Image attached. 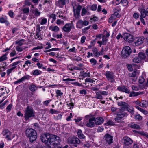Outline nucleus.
Returning <instances> with one entry per match:
<instances>
[{
	"instance_id": "nucleus-53",
	"label": "nucleus",
	"mask_w": 148,
	"mask_h": 148,
	"mask_svg": "<svg viewBox=\"0 0 148 148\" xmlns=\"http://www.w3.org/2000/svg\"><path fill=\"white\" fill-rule=\"evenodd\" d=\"M138 73V71L136 69L134 70L130 75V76L132 77H135Z\"/></svg>"
},
{
	"instance_id": "nucleus-3",
	"label": "nucleus",
	"mask_w": 148,
	"mask_h": 148,
	"mask_svg": "<svg viewBox=\"0 0 148 148\" xmlns=\"http://www.w3.org/2000/svg\"><path fill=\"white\" fill-rule=\"evenodd\" d=\"M72 6L73 8L74 16L76 19H77L80 17V12L82 9V6L75 2L72 3Z\"/></svg>"
},
{
	"instance_id": "nucleus-6",
	"label": "nucleus",
	"mask_w": 148,
	"mask_h": 148,
	"mask_svg": "<svg viewBox=\"0 0 148 148\" xmlns=\"http://www.w3.org/2000/svg\"><path fill=\"white\" fill-rule=\"evenodd\" d=\"M93 117L89 118L88 120L84 119L83 123L84 124L86 127L92 128L95 127V124Z\"/></svg>"
},
{
	"instance_id": "nucleus-43",
	"label": "nucleus",
	"mask_w": 148,
	"mask_h": 148,
	"mask_svg": "<svg viewBox=\"0 0 148 148\" xmlns=\"http://www.w3.org/2000/svg\"><path fill=\"white\" fill-rule=\"evenodd\" d=\"M132 61L136 63H139L141 61L138 56V57H136L132 59Z\"/></svg>"
},
{
	"instance_id": "nucleus-36",
	"label": "nucleus",
	"mask_w": 148,
	"mask_h": 148,
	"mask_svg": "<svg viewBox=\"0 0 148 148\" xmlns=\"http://www.w3.org/2000/svg\"><path fill=\"white\" fill-rule=\"evenodd\" d=\"M42 73V71L38 69H36L33 71V75L35 76H37L40 75Z\"/></svg>"
},
{
	"instance_id": "nucleus-18",
	"label": "nucleus",
	"mask_w": 148,
	"mask_h": 148,
	"mask_svg": "<svg viewBox=\"0 0 148 148\" xmlns=\"http://www.w3.org/2000/svg\"><path fill=\"white\" fill-rule=\"evenodd\" d=\"M30 76L29 75H26L22 77L21 78L14 82V84H20L23 81L29 79Z\"/></svg>"
},
{
	"instance_id": "nucleus-2",
	"label": "nucleus",
	"mask_w": 148,
	"mask_h": 148,
	"mask_svg": "<svg viewBox=\"0 0 148 148\" xmlns=\"http://www.w3.org/2000/svg\"><path fill=\"white\" fill-rule=\"evenodd\" d=\"M25 134L27 137L29 138L30 142H31L35 140L37 138L36 132L32 128H28L26 130Z\"/></svg>"
},
{
	"instance_id": "nucleus-24",
	"label": "nucleus",
	"mask_w": 148,
	"mask_h": 148,
	"mask_svg": "<svg viewBox=\"0 0 148 148\" xmlns=\"http://www.w3.org/2000/svg\"><path fill=\"white\" fill-rule=\"evenodd\" d=\"M39 23L40 25H42L46 24L47 22V19L44 17H41L38 19Z\"/></svg>"
},
{
	"instance_id": "nucleus-31",
	"label": "nucleus",
	"mask_w": 148,
	"mask_h": 148,
	"mask_svg": "<svg viewBox=\"0 0 148 148\" xmlns=\"http://www.w3.org/2000/svg\"><path fill=\"white\" fill-rule=\"evenodd\" d=\"M140 106L143 108H146L148 107V102L145 100H142L141 101V105Z\"/></svg>"
},
{
	"instance_id": "nucleus-46",
	"label": "nucleus",
	"mask_w": 148,
	"mask_h": 148,
	"mask_svg": "<svg viewBox=\"0 0 148 148\" xmlns=\"http://www.w3.org/2000/svg\"><path fill=\"white\" fill-rule=\"evenodd\" d=\"M82 75L84 77H90V73L89 72H84L83 71L82 73Z\"/></svg>"
},
{
	"instance_id": "nucleus-17",
	"label": "nucleus",
	"mask_w": 148,
	"mask_h": 148,
	"mask_svg": "<svg viewBox=\"0 0 148 148\" xmlns=\"http://www.w3.org/2000/svg\"><path fill=\"white\" fill-rule=\"evenodd\" d=\"M123 140L124 144L125 145H128L133 143L132 140L130 138L127 137H124Z\"/></svg>"
},
{
	"instance_id": "nucleus-62",
	"label": "nucleus",
	"mask_w": 148,
	"mask_h": 148,
	"mask_svg": "<svg viewBox=\"0 0 148 148\" xmlns=\"http://www.w3.org/2000/svg\"><path fill=\"white\" fill-rule=\"evenodd\" d=\"M114 120L115 121L118 123H121L123 122L122 119L119 118H118L117 116L115 118Z\"/></svg>"
},
{
	"instance_id": "nucleus-19",
	"label": "nucleus",
	"mask_w": 148,
	"mask_h": 148,
	"mask_svg": "<svg viewBox=\"0 0 148 148\" xmlns=\"http://www.w3.org/2000/svg\"><path fill=\"white\" fill-rule=\"evenodd\" d=\"M117 89L120 91L125 92L127 93H130V90L125 86H119L117 87Z\"/></svg>"
},
{
	"instance_id": "nucleus-39",
	"label": "nucleus",
	"mask_w": 148,
	"mask_h": 148,
	"mask_svg": "<svg viewBox=\"0 0 148 148\" xmlns=\"http://www.w3.org/2000/svg\"><path fill=\"white\" fill-rule=\"evenodd\" d=\"M145 56V54L144 53L141 52L139 53L138 57L141 61L142 60L144 59Z\"/></svg>"
},
{
	"instance_id": "nucleus-52",
	"label": "nucleus",
	"mask_w": 148,
	"mask_h": 148,
	"mask_svg": "<svg viewBox=\"0 0 148 148\" xmlns=\"http://www.w3.org/2000/svg\"><path fill=\"white\" fill-rule=\"evenodd\" d=\"M127 106H121L119 108V112H124V111L127 110Z\"/></svg>"
},
{
	"instance_id": "nucleus-57",
	"label": "nucleus",
	"mask_w": 148,
	"mask_h": 148,
	"mask_svg": "<svg viewBox=\"0 0 148 148\" xmlns=\"http://www.w3.org/2000/svg\"><path fill=\"white\" fill-rule=\"evenodd\" d=\"M29 8L28 7L25 8L23 9V11L24 13H28L29 12Z\"/></svg>"
},
{
	"instance_id": "nucleus-58",
	"label": "nucleus",
	"mask_w": 148,
	"mask_h": 148,
	"mask_svg": "<svg viewBox=\"0 0 148 148\" xmlns=\"http://www.w3.org/2000/svg\"><path fill=\"white\" fill-rule=\"evenodd\" d=\"M14 68H11L9 69H8L7 70V74L8 76L14 70Z\"/></svg>"
},
{
	"instance_id": "nucleus-9",
	"label": "nucleus",
	"mask_w": 148,
	"mask_h": 148,
	"mask_svg": "<svg viewBox=\"0 0 148 148\" xmlns=\"http://www.w3.org/2000/svg\"><path fill=\"white\" fill-rule=\"evenodd\" d=\"M123 38L126 41L130 43L134 40L133 36L127 33L123 34Z\"/></svg>"
},
{
	"instance_id": "nucleus-23",
	"label": "nucleus",
	"mask_w": 148,
	"mask_h": 148,
	"mask_svg": "<svg viewBox=\"0 0 148 148\" xmlns=\"http://www.w3.org/2000/svg\"><path fill=\"white\" fill-rule=\"evenodd\" d=\"M32 13L36 17L39 16L41 14L40 12L36 8H35L32 10Z\"/></svg>"
},
{
	"instance_id": "nucleus-5",
	"label": "nucleus",
	"mask_w": 148,
	"mask_h": 148,
	"mask_svg": "<svg viewBox=\"0 0 148 148\" xmlns=\"http://www.w3.org/2000/svg\"><path fill=\"white\" fill-rule=\"evenodd\" d=\"M132 52L131 48L128 46L124 47L122 50L121 55L122 57L126 58L128 57Z\"/></svg>"
},
{
	"instance_id": "nucleus-27",
	"label": "nucleus",
	"mask_w": 148,
	"mask_h": 148,
	"mask_svg": "<svg viewBox=\"0 0 148 148\" xmlns=\"http://www.w3.org/2000/svg\"><path fill=\"white\" fill-rule=\"evenodd\" d=\"M95 93V96L93 97V98H96L98 99H103V97L102 96L99 91L98 92H96Z\"/></svg>"
},
{
	"instance_id": "nucleus-10",
	"label": "nucleus",
	"mask_w": 148,
	"mask_h": 148,
	"mask_svg": "<svg viewBox=\"0 0 148 148\" xmlns=\"http://www.w3.org/2000/svg\"><path fill=\"white\" fill-rule=\"evenodd\" d=\"M89 22L88 21L84 20L83 21L82 19L79 20L76 23V27L78 28L81 29L84 26H86L88 25Z\"/></svg>"
},
{
	"instance_id": "nucleus-38",
	"label": "nucleus",
	"mask_w": 148,
	"mask_h": 148,
	"mask_svg": "<svg viewBox=\"0 0 148 148\" xmlns=\"http://www.w3.org/2000/svg\"><path fill=\"white\" fill-rule=\"evenodd\" d=\"M21 62L20 61H18L15 62H14L10 65V66L12 67V68H14L13 69H14L16 68L17 67V65H18Z\"/></svg>"
},
{
	"instance_id": "nucleus-56",
	"label": "nucleus",
	"mask_w": 148,
	"mask_h": 148,
	"mask_svg": "<svg viewBox=\"0 0 148 148\" xmlns=\"http://www.w3.org/2000/svg\"><path fill=\"white\" fill-rule=\"evenodd\" d=\"M97 5L96 4L93 5L91 7V10L92 11H95L96 10L97 8Z\"/></svg>"
},
{
	"instance_id": "nucleus-28",
	"label": "nucleus",
	"mask_w": 148,
	"mask_h": 148,
	"mask_svg": "<svg viewBox=\"0 0 148 148\" xmlns=\"http://www.w3.org/2000/svg\"><path fill=\"white\" fill-rule=\"evenodd\" d=\"M127 110L130 112L132 114H134V111L133 108L129 105L128 104L127 106Z\"/></svg>"
},
{
	"instance_id": "nucleus-33",
	"label": "nucleus",
	"mask_w": 148,
	"mask_h": 148,
	"mask_svg": "<svg viewBox=\"0 0 148 148\" xmlns=\"http://www.w3.org/2000/svg\"><path fill=\"white\" fill-rule=\"evenodd\" d=\"M56 96L58 98L59 97H61L63 95V93L60 90H56Z\"/></svg>"
},
{
	"instance_id": "nucleus-26",
	"label": "nucleus",
	"mask_w": 148,
	"mask_h": 148,
	"mask_svg": "<svg viewBox=\"0 0 148 148\" xmlns=\"http://www.w3.org/2000/svg\"><path fill=\"white\" fill-rule=\"evenodd\" d=\"M92 51L95 57H99L101 55V53L98 51V50L96 47L93 48L92 49Z\"/></svg>"
},
{
	"instance_id": "nucleus-60",
	"label": "nucleus",
	"mask_w": 148,
	"mask_h": 148,
	"mask_svg": "<svg viewBox=\"0 0 148 148\" xmlns=\"http://www.w3.org/2000/svg\"><path fill=\"white\" fill-rule=\"evenodd\" d=\"M139 14L137 13H134L133 14V17L135 19H137L139 17Z\"/></svg>"
},
{
	"instance_id": "nucleus-51",
	"label": "nucleus",
	"mask_w": 148,
	"mask_h": 148,
	"mask_svg": "<svg viewBox=\"0 0 148 148\" xmlns=\"http://www.w3.org/2000/svg\"><path fill=\"white\" fill-rule=\"evenodd\" d=\"M107 40V39H106V36L104 35H102V40L101 41L103 43V45H105Z\"/></svg>"
},
{
	"instance_id": "nucleus-40",
	"label": "nucleus",
	"mask_w": 148,
	"mask_h": 148,
	"mask_svg": "<svg viewBox=\"0 0 148 148\" xmlns=\"http://www.w3.org/2000/svg\"><path fill=\"white\" fill-rule=\"evenodd\" d=\"M30 90L32 92H34L36 89V86L34 84L31 85L29 87Z\"/></svg>"
},
{
	"instance_id": "nucleus-16",
	"label": "nucleus",
	"mask_w": 148,
	"mask_h": 148,
	"mask_svg": "<svg viewBox=\"0 0 148 148\" xmlns=\"http://www.w3.org/2000/svg\"><path fill=\"white\" fill-rule=\"evenodd\" d=\"M95 123L96 125H100L102 124L104 121V119L102 117H98L97 118L93 117Z\"/></svg>"
},
{
	"instance_id": "nucleus-59",
	"label": "nucleus",
	"mask_w": 148,
	"mask_h": 148,
	"mask_svg": "<svg viewBox=\"0 0 148 148\" xmlns=\"http://www.w3.org/2000/svg\"><path fill=\"white\" fill-rule=\"evenodd\" d=\"M24 41V40L23 39H22L21 40H20L19 41H16V44H18V45L21 46L22 45H23V42Z\"/></svg>"
},
{
	"instance_id": "nucleus-14",
	"label": "nucleus",
	"mask_w": 148,
	"mask_h": 148,
	"mask_svg": "<svg viewBox=\"0 0 148 148\" xmlns=\"http://www.w3.org/2000/svg\"><path fill=\"white\" fill-rule=\"evenodd\" d=\"M144 39V37L143 36L136 38L134 39V45L136 46H138L142 44L143 42Z\"/></svg>"
},
{
	"instance_id": "nucleus-44",
	"label": "nucleus",
	"mask_w": 148,
	"mask_h": 148,
	"mask_svg": "<svg viewBox=\"0 0 148 148\" xmlns=\"http://www.w3.org/2000/svg\"><path fill=\"white\" fill-rule=\"evenodd\" d=\"M26 47L23 48L22 47H20L19 46H17L16 47V50L18 52H20L25 50Z\"/></svg>"
},
{
	"instance_id": "nucleus-63",
	"label": "nucleus",
	"mask_w": 148,
	"mask_h": 148,
	"mask_svg": "<svg viewBox=\"0 0 148 148\" xmlns=\"http://www.w3.org/2000/svg\"><path fill=\"white\" fill-rule=\"evenodd\" d=\"M98 18L95 16H94L92 17L91 18L90 20L92 21L93 22H95L98 20Z\"/></svg>"
},
{
	"instance_id": "nucleus-47",
	"label": "nucleus",
	"mask_w": 148,
	"mask_h": 148,
	"mask_svg": "<svg viewBox=\"0 0 148 148\" xmlns=\"http://www.w3.org/2000/svg\"><path fill=\"white\" fill-rule=\"evenodd\" d=\"M128 104L125 102L123 101H121V102H119L118 103V105L119 106H127Z\"/></svg>"
},
{
	"instance_id": "nucleus-15",
	"label": "nucleus",
	"mask_w": 148,
	"mask_h": 148,
	"mask_svg": "<svg viewBox=\"0 0 148 148\" xmlns=\"http://www.w3.org/2000/svg\"><path fill=\"white\" fill-rule=\"evenodd\" d=\"M68 141L69 144H79L80 142V140L77 137L69 138Z\"/></svg>"
},
{
	"instance_id": "nucleus-61",
	"label": "nucleus",
	"mask_w": 148,
	"mask_h": 148,
	"mask_svg": "<svg viewBox=\"0 0 148 148\" xmlns=\"http://www.w3.org/2000/svg\"><path fill=\"white\" fill-rule=\"evenodd\" d=\"M145 81L144 78L143 77H139V83L142 84Z\"/></svg>"
},
{
	"instance_id": "nucleus-20",
	"label": "nucleus",
	"mask_w": 148,
	"mask_h": 148,
	"mask_svg": "<svg viewBox=\"0 0 148 148\" xmlns=\"http://www.w3.org/2000/svg\"><path fill=\"white\" fill-rule=\"evenodd\" d=\"M118 17H119V14L115 12L114 14H112L109 18L108 20L109 23H112L114 20Z\"/></svg>"
},
{
	"instance_id": "nucleus-49",
	"label": "nucleus",
	"mask_w": 148,
	"mask_h": 148,
	"mask_svg": "<svg viewBox=\"0 0 148 148\" xmlns=\"http://www.w3.org/2000/svg\"><path fill=\"white\" fill-rule=\"evenodd\" d=\"M90 61L93 66L95 65L97 63V61L94 58L91 59Z\"/></svg>"
},
{
	"instance_id": "nucleus-37",
	"label": "nucleus",
	"mask_w": 148,
	"mask_h": 148,
	"mask_svg": "<svg viewBox=\"0 0 148 148\" xmlns=\"http://www.w3.org/2000/svg\"><path fill=\"white\" fill-rule=\"evenodd\" d=\"M49 29H51V31L56 32L58 31L59 30V28L57 26H56L54 27L50 26L49 28Z\"/></svg>"
},
{
	"instance_id": "nucleus-1",
	"label": "nucleus",
	"mask_w": 148,
	"mask_h": 148,
	"mask_svg": "<svg viewBox=\"0 0 148 148\" xmlns=\"http://www.w3.org/2000/svg\"><path fill=\"white\" fill-rule=\"evenodd\" d=\"M40 138L42 142L51 148L55 147L60 144L61 141L59 137L47 133L42 134Z\"/></svg>"
},
{
	"instance_id": "nucleus-42",
	"label": "nucleus",
	"mask_w": 148,
	"mask_h": 148,
	"mask_svg": "<svg viewBox=\"0 0 148 148\" xmlns=\"http://www.w3.org/2000/svg\"><path fill=\"white\" fill-rule=\"evenodd\" d=\"M59 49L58 48H52L49 50H45L44 52L45 53H47L51 51H59Z\"/></svg>"
},
{
	"instance_id": "nucleus-11",
	"label": "nucleus",
	"mask_w": 148,
	"mask_h": 148,
	"mask_svg": "<svg viewBox=\"0 0 148 148\" xmlns=\"http://www.w3.org/2000/svg\"><path fill=\"white\" fill-rule=\"evenodd\" d=\"M2 134L3 136L8 140H11V135L12 133L8 129L3 130L2 132Z\"/></svg>"
},
{
	"instance_id": "nucleus-21",
	"label": "nucleus",
	"mask_w": 148,
	"mask_h": 148,
	"mask_svg": "<svg viewBox=\"0 0 148 148\" xmlns=\"http://www.w3.org/2000/svg\"><path fill=\"white\" fill-rule=\"evenodd\" d=\"M138 9L140 13L141 16L144 17L145 16V15L144 14L145 10L144 9L143 6L142 5L138 7Z\"/></svg>"
},
{
	"instance_id": "nucleus-41",
	"label": "nucleus",
	"mask_w": 148,
	"mask_h": 148,
	"mask_svg": "<svg viewBox=\"0 0 148 148\" xmlns=\"http://www.w3.org/2000/svg\"><path fill=\"white\" fill-rule=\"evenodd\" d=\"M31 62L30 60H27L25 62V64L23 66V67L25 68L26 66L29 67V66H31Z\"/></svg>"
},
{
	"instance_id": "nucleus-25",
	"label": "nucleus",
	"mask_w": 148,
	"mask_h": 148,
	"mask_svg": "<svg viewBox=\"0 0 148 148\" xmlns=\"http://www.w3.org/2000/svg\"><path fill=\"white\" fill-rule=\"evenodd\" d=\"M90 14V13L88 12L85 7L82 8L81 12V15L82 16H84L85 15H88Z\"/></svg>"
},
{
	"instance_id": "nucleus-55",
	"label": "nucleus",
	"mask_w": 148,
	"mask_h": 148,
	"mask_svg": "<svg viewBox=\"0 0 148 148\" xmlns=\"http://www.w3.org/2000/svg\"><path fill=\"white\" fill-rule=\"evenodd\" d=\"M68 51L75 53L77 51V49L75 47H73V48L70 49Z\"/></svg>"
},
{
	"instance_id": "nucleus-13",
	"label": "nucleus",
	"mask_w": 148,
	"mask_h": 148,
	"mask_svg": "<svg viewBox=\"0 0 148 148\" xmlns=\"http://www.w3.org/2000/svg\"><path fill=\"white\" fill-rule=\"evenodd\" d=\"M113 137L111 135L106 134L104 136L103 139L107 143L110 145L113 143Z\"/></svg>"
},
{
	"instance_id": "nucleus-50",
	"label": "nucleus",
	"mask_w": 148,
	"mask_h": 148,
	"mask_svg": "<svg viewBox=\"0 0 148 148\" xmlns=\"http://www.w3.org/2000/svg\"><path fill=\"white\" fill-rule=\"evenodd\" d=\"M139 95L138 92H130L129 95L130 97L136 96Z\"/></svg>"
},
{
	"instance_id": "nucleus-22",
	"label": "nucleus",
	"mask_w": 148,
	"mask_h": 148,
	"mask_svg": "<svg viewBox=\"0 0 148 148\" xmlns=\"http://www.w3.org/2000/svg\"><path fill=\"white\" fill-rule=\"evenodd\" d=\"M0 23H5L7 25L9 24L8 21L7 20V17L6 16H5L4 17H0Z\"/></svg>"
},
{
	"instance_id": "nucleus-35",
	"label": "nucleus",
	"mask_w": 148,
	"mask_h": 148,
	"mask_svg": "<svg viewBox=\"0 0 148 148\" xmlns=\"http://www.w3.org/2000/svg\"><path fill=\"white\" fill-rule=\"evenodd\" d=\"M130 127L133 129H135L138 130L140 129V126L136 124H135L134 123H132L130 125Z\"/></svg>"
},
{
	"instance_id": "nucleus-30",
	"label": "nucleus",
	"mask_w": 148,
	"mask_h": 148,
	"mask_svg": "<svg viewBox=\"0 0 148 148\" xmlns=\"http://www.w3.org/2000/svg\"><path fill=\"white\" fill-rule=\"evenodd\" d=\"M56 19V14H50L49 16L48 21H49L50 19H52L51 22V23H53Z\"/></svg>"
},
{
	"instance_id": "nucleus-29",
	"label": "nucleus",
	"mask_w": 148,
	"mask_h": 148,
	"mask_svg": "<svg viewBox=\"0 0 148 148\" xmlns=\"http://www.w3.org/2000/svg\"><path fill=\"white\" fill-rule=\"evenodd\" d=\"M78 137L80 139H83L85 138V136L83 134L81 130H79L77 132Z\"/></svg>"
},
{
	"instance_id": "nucleus-54",
	"label": "nucleus",
	"mask_w": 148,
	"mask_h": 148,
	"mask_svg": "<svg viewBox=\"0 0 148 148\" xmlns=\"http://www.w3.org/2000/svg\"><path fill=\"white\" fill-rule=\"evenodd\" d=\"M8 14L10 17L12 18H14V13L12 11L10 10L8 13Z\"/></svg>"
},
{
	"instance_id": "nucleus-34",
	"label": "nucleus",
	"mask_w": 148,
	"mask_h": 148,
	"mask_svg": "<svg viewBox=\"0 0 148 148\" xmlns=\"http://www.w3.org/2000/svg\"><path fill=\"white\" fill-rule=\"evenodd\" d=\"M8 54V53L7 52L5 54L3 55L0 57V62H3L7 59V56Z\"/></svg>"
},
{
	"instance_id": "nucleus-7",
	"label": "nucleus",
	"mask_w": 148,
	"mask_h": 148,
	"mask_svg": "<svg viewBox=\"0 0 148 148\" xmlns=\"http://www.w3.org/2000/svg\"><path fill=\"white\" fill-rule=\"evenodd\" d=\"M75 26L72 22L66 23L62 28V29L65 32L69 33L71 29H74Z\"/></svg>"
},
{
	"instance_id": "nucleus-8",
	"label": "nucleus",
	"mask_w": 148,
	"mask_h": 148,
	"mask_svg": "<svg viewBox=\"0 0 148 148\" xmlns=\"http://www.w3.org/2000/svg\"><path fill=\"white\" fill-rule=\"evenodd\" d=\"M105 75L108 80L112 83L115 82L114 75L113 73L110 71H106L105 73Z\"/></svg>"
},
{
	"instance_id": "nucleus-12",
	"label": "nucleus",
	"mask_w": 148,
	"mask_h": 148,
	"mask_svg": "<svg viewBox=\"0 0 148 148\" xmlns=\"http://www.w3.org/2000/svg\"><path fill=\"white\" fill-rule=\"evenodd\" d=\"M69 3V0H58L56 2L55 4L59 7L62 8L65 5Z\"/></svg>"
},
{
	"instance_id": "nucleus-32",
	"label": "nucleus",
	"mask_w": 148,
	"mask_h": 148,
	"mask_svg": "<svg viewBox=\"0 0 148 148\" xmlns=\"http://www.w3.org/2000/svg\"><path fill=\"white\" fill-rule=\"evenodd\" d=\"M126 115L127 114L124 112H119V113L117 114V116L118 118L122 119L123 118L126 116Z\"/></svg>"
},
{
	"instance_id": "nucleus-64",
	"label": "nucleus",
	"mask_w": 148,
	"mask_h": 148,
	"mask_svg": "<svg viewBox=\"0 0 148 148\" xmlns=\"http://www.w3.org/2000/svg\"><path fill=\"white\" fill-rule=\"evenodd\" d=\"M12 104H10L6 108V109L7 110V112H9L12 109Z\"/></svg>"
},
{
	"instance_id": "nucleus-48",
	"label": "nucleus",
	"mask_w": 148,
	"mask_h": 148,
	"mask_svg": "<svg viewBox=\"0 0 148 148\" xmlns=\"http://www.w3.org/2000/svg\"><path fill=\"white\" fill-rule=\"evenodd\" d=\"M49 112L51 114H54L56 113L58 114L60 112L56 110L55 109H51L50 110Z\"/></svg>"
},
{
	"instance_id": "nucleus-45",
	"label": "nucleus",
	"mask_w": 148,
	"mask_h": 148,
	"mask_svg": "<svg viewBox=\"0 0 148 148\" xmlns=\"http://www.w3.org/2000/svg\"><path fill=\"white\" fill-rule=\"evenodd\" d=\"M62 115L61 114L55 115L54 116V119L56 120H60L62 118Z\"/></svg>"
},
{
	"instance_id": "nucleus-4",
	"label": "nucleus",
	"mask_w": 148,
	"mask_h": 148,
	"mask_svg": "<svg viewBox=\"0 0 148 148\" xmlns=\"http://www.w3.org/2000/svg\"><path fill=\"white\" fill-rule=\"evenodd\" d=\"M35 116L34 110L31 106L27 107L24 114V117L26 121L28 120L29 118Z\"/></svg>"
}]
</instances>
